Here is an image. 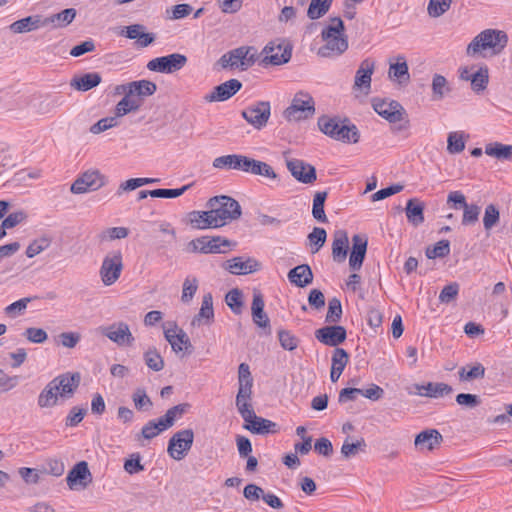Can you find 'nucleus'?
Returning a JSON list of instances; mask_svg holds the SVG:
<instances>
[{"mask_svg":"<svg viewBox=\"0 0 512 512\" xmlns=\"http://www.w3.org/2000/svg\"><path fill=\"white\" fill-rule=\"evenodd\" d=\"M80 383V374L64 373L51 380L40 392L37 403L41 408L54 407L58 397L70 398Z\"/></svg>","mask_w":512,"mask_h":512,"instance_id":"1","label":"nucleus"},{"mask_svg":"<svg viewBox=\"0 0 512 512\" xmlns=\"http://www.w3.org/2000/svg\"><path fill=\"white\" fill-rule=\"evenodd\" d=\"M345 26L341 18H330L329 24L322 30L321 38L324 41L317 55L323 58H335L348 49V39L345 35Z\"/></svg>","mask_w":512,"mask_h":512,"instance_id":"2","label":"nucleus"},{"mask_svg":"<svg viewBox=\"0 0 512 512\" xmlns=\"http://www.w3.org/2000/svg\"><path fill=\"white\" fill-rule=\"evenodd\" d=\"M206 207L214 220V226L219 228L231 221L241 217V206L234 198L226 195H220L210 198Z\"/></svg>","mask_w":512,"mask_h":512,"instance_id":"3","label":"nucleus"},{"mask_svg":"<svg viewBox=\"0 0 512 512\" xmlns=\"http://www.w3.org/2000/svg\"><path fill=\"white\" fill-rule=\"evenodd\" d=\"M508 43V35L498 29H486L480 32L467 46L468 55L491 51L492 55L500 54Z\"/></svg>","mask_w":512,"mask_h":512,"instance_id":"4","label":"nucleus"},{"mask_svg":"<svg viewBox=\"0 0 512 512\" xmlns=\"http://www.w3.org/2000/svg\"><path fill=\"white\" fill-rule=\"evenodd\" d=\"M317 124L321 132L334 140L346 143L359 141L357 127L354 124H349L348 120L340 121L336 117L323 115L318 118Z\"/></svg>","mask_w":512,"mask_h":512,"instance_id":"5","label":"nucleus"},{"mask_svg":"<svg viewBox=\"0 0 512 512\" xmlns=\"http://www.w3.org/2000/svg\"><path fill=\"white\" fill-rule=\"evenodd\" d=\"M238 393L236 407L243 419L250 418L254 412L251 406L253 378L247 363H241L238 367Z\"/></svg>","mask_w":512,"mask_h":512,"instance_id":"6","label":"nucleus"},{"mask_svg":"<svg viewBox=\"0 0 512 512\" xmlns=\"http://www.w3.org/2000/svg\"><path fill=\"white\" fill-rule=\"evenodd\" d=\"M315 114V102L313 97L303 91L297 92L290 104L284 110L283 116L288 121H300L308 119Z\"/></svg>","mask_w":512,"mask_h":512,"instance_id":"7","label":"nucleus"},{"mask_svg":"<svg viewBox=\"0 0 512 512\" xmlns=\"http://www.w3.org/2000/svg\"><path fill=\"white\" fill-rule=\"evenodd\" d=\"M123 254L120 250L108 252L102 261L99 275L105 286H111L118 281L123 270Z\"/></svg>","mask_w":512,"mask_h":512,"instance_id":"8","label":"nucleus"},{"mask_svg":"<svg viewBox=\"0 0 512 512\" xmlns=\"http://www.w3.org/2000/svg\"><path fill=\"white\" fill-rule=\"evenodd\" d=\"M252 51H254L252 47H238L222 55L218 64L223 69L240 68L241 70H247L256 61L255 53H252Z\"/></svg>","mask_w":512,"mask_h":512,"instance_id":"9","label":"nucleus"},{"mask_svg":"<svg viewBox=\"0 0 512 512\" xmlns=\"http://www.w3.org/2000/svg\"><path fill=\"white\" fill-rule=\"evenodd\" d=\"M194 442V432L191 428L177 431L169 439L167 453L176 460L184 459L190 451Z\"/></svg>","mask_w":512,"mask_h":512,"instance_id":"10","label":"nucleus"},{"mask_svg":"<svg viewBox=\"0 0 512 512\" xmlns=\"http://www.w3.org/2000/svg\"><path fill=\"white\" fill-rule=\"evenodd\" d=\"M263 62L271 65H282L290 61L292 45L286 39H276L269 42L263 49Z\"/></svg>","mask_w":512,"mask_h":512,"instance_id":"11","label":"nucleus"},{"mask_svg":"<svg viewBox=\"0 0 512 512\" xmlns=\"http://www.w3.org/2000/svg\"><path fill=\"white\" fill-rule=\"evenodd\" d=\"M187 57L180 53L156 57L147 63V69L153 72L172 74L187 64Z\"/></svg>","mask_w":512,"mask_h":512,"instance_id":"12","label":"nucleus"},{"mask_svg":"<svg viewBox=\"0 0 512 512\" xmlns=\"http://www.w3.org/2000/svg\"><path fill=\"white\" fill-rule=\"evenodd\" d=\"M231 246V242L221 236L209 237L202 236L192 240L189 244L191 252L208 253H226Z\"/></svg>","mask_w":512,"mask_h":512,"instance_id":"13","label":"nucleus"},{"mask_svg":"<svg viewBox=\"0 0 512 512\" xmlns=\"http://www.w3.org/2000/svg\"><path fill=\"white\" fill-rule=\"evenodd\" d=\"M102 335L119 346H131L135 340L130 328L125 322H115L99 328Z\"/></svg>","mask_w":512,"mask_h":512,"instance_id":"14","label":"nucleus"},{"mask_svg":"<svg viewBox=\"0 0 512 512\" xmlns=\"http://www.w3.org/2000/svg\"><path fill=\"white\" fill-rule=\"evenodd\" d=\"M270 114L271 106L267 101H259L242 111L243 118L256 129H261L267 124Z\"/></svg>","mask_w":512,"mask_h":512,"instance_id":"15","label":"nucleus"},{"mask_svg":"<svg viewBox=\"0 0 512 512\" xmlns=\"http://www.w3.org/2000/svg\"><path fill=\"white\" fill-rule=\"evenodd\" d=\"M104 185V177L98 170L86 171L80 175L71 185L70 191L73 194H83L89 191H96Z\"/></svg>","mask_w":512,"mask_h":512,"instance_id":"16","label":"nucleus"},{"mask_svg":"<svg viewBox=\"0 0 512 512\" xmlns=\"http://www.w3.org/2000/svg\"><path fill=\"white\" fill-rule=\"evenodd\" d=\"M373 108L376 113L386 119L390 123H397L403 120L406 115L405 109L397 101H386L375 99Z\"/></svg>","mask_w":512,"mask_h":512,"instance_id":"17","label":"nucleus"},{"mask_svg":"<svg viewBox=\"0 0 512 512\" xmlns=\"http://www.w3.org/2000/svg\"><path fill=\"white\" fill-rule=\"evenodd\" d=\"M286 166L291 175L301 183L312 184L317 179L315 167L303 160L288 159Z\"/></svg>","mask_w":512,"mask_h":512,"instance_id":"18","label":"nucleus"},{"mask_svg":"<svg viewBox=\"0 0 512 512\" xmlns=\"http://www.w3.org/2000/svg\"><path fill=\"white\" fill-rule=\"evenodd\" d=\"M374 70L375 61L370 58L364 59L356 71L353 89L368 94L371 89V79Z\"/></svg>","mask_w":512,"mask_h":512,"instance_id":"19","label":"nucleus"},{"mask_svg":"<svg viewBox=\"0 0 512 512\" xmlns=\"http://www.w3.org/2000/svg\"><path fill=\"white\" fill-rule=\"evenodd\" d=\"M315 337L324 345L336 347L346 340L347 333L343 326L330 325L316 330Z\"/></svg>","mask_w":512,"mask_h":512,"instance_id":"20","label":"nucleus"},{"mask_svg":"<svg viewBox=\"0 0 512 512\" xmlns=\"http://www.w3.org/2000/svg\"><path fill=\"white\" fill-rule=\"evenodd\" d=\"M242 88V83L238 79H230L216 87L205 95L207 102H222L230 99Z\"/></svg>","mask_w":512,"mask_h":512,"instance_id":"21","label":"nucleus"},{"mask_svg":"<svg viewBox=\"0 0 512 512\" xmlns=\"http://www.w3.org/2000/svg\"><path fill=\"white\" fill-rule=\"evenodd\" d=\"M164 336L175 353H179L183 350H187L189 353L191 352L192 344L189 337L183 329L178 328L176 323H173L172 328L164 330Z\"/></svg>","mask_w":512,"mask_h":512,"instance_id":"22","label":"nucleus"},{"mask_svg":"<svg viewBox=\"0 0 512 512\" xmlns=\"http://www.w3.org/2000/svg\"><path fill=\"white\" fill-rule=\"evenodd\" d=\"M157 91V85L150 80H138L129 82L128 97L142 106L145 98L152 96Z\"/></svg>","mask_w":512,"mask_h":512,"instance_id":"23","label":"nucleus"},{"mask_svg":"<svg viewBox=\"0 0 512 512\" xmlns=\"http://www.w3.org/2000/svg\"><path fill=\"white\" fill-rule=\"evenodd\" d=\"M368 238L363 234H356L352 237V251L349 257V266L353 271L362 267L367 251Z\"/></svg>","mask_w":512,"mask_h":512,"instance_id":"24","label":"nucleus"},{"mask_svg":"<svg viewBox=\"0 0 512 512\" xmlns=\"http://www.w3.org/2000/svg\"><path fill=\"white\" fill-rule=\"evenodd\" d=\"M224 268L234 275H246L260 269V263L251 257H234L226 261Z\"/></svg>","mask_w":512,"mask_h":512,"instance_id":"25","label":"nucleus"},{"mask_svg":"<svg viewBox=\"0 0 512 512\" xmlns=\"http://www.w3.org/2000/svg\"><path fill=\"white\" fill-rule=\"evenodd\" d=\"M67 485L70 489H74L77 483L86 487L92 481V475L89 471L88 464L85 461L78 462L68 473L66 477Z\"/></svg>","mask_w":512,"mask_h":512,"instance_id":"26","label":"nucleus"},{"mask_svg":"<svg viewBox=\"0 0 512 512\" xmlns=\"http://www.w3.org/2000/svg\"><path fill=\"white\" fill-rule=\"evenodd\" d=\"M246 424L244 428L249 430L254 434H268V433H276L277 432V424L271 420L259 417L253 412L250 418L244 419Z\"/></svg>","mask_w":512,"mask_h":512,"instance_id":"27","label":"nucleus"},{"mask_svg":"<svg viewBox=\"0 0 512 512\" xmlns=\"http://www.w3.org/2000/svg\"><path fill=\"white\" fill-rule=\"evenodd\" d=\"M442 440L443 437L438 430L427 429L416 435L414 444L421 451H432L441 444Z\"/></svg>","mask_w":512,"mask_h":512,"instance_id":"28","label":"nucleus"},{"mask_svg":"<svg viewBox=\"0 0 512 512\" xmlns=\"http://www.w3.org/2000/svg\"><path fill=\"white\" fill-rule=\"evenodd\" d=\"M214 319L213 298L210 293L205 294L202 299L201 308L191 321V326L209 325Z\"/></svg>","mask_w":512,"mask_h":512,"instance_id":"29","label":"nucleus"},{"mask_svg":"<svg viewBox=\"0 0 512 512\" xmlns=\"http://www.w3.org/2000/svg\"><path fill=\"white\" fill-rule=\"evenodd\" d=\"M289 281L297 287L303 288L313 281V272L309 265L301 264L288 272Z\"/></svg>","mask_w":512,"mask_h":512,"instance_id":"30","label":"nucleus"},{"mask_svg":"<svg viewBox=\"0 0 512 512\" xmlns=\"http://www.w3.org/2000/svg\"><path fill=\"white\" fill-rule=\"evenodd\" d=\"M348 234L345 230H338L334 233L332 243V256L336 262H344L348 251Z\"/></svg>","mask_w":512,"mask_h":512,"instance_id":"31","label":"nucleus"},{"mask_svg":"<svg viewBox=\"0 0 512 512\" xmlns=\"http://www.w3.org/2000/svg\"><path fill=\"white\" fill-rule=\"evenodd\" d=\"M41 27H45V22L43 21V18L40 15L27 16L25 18L13 22L9 26L10 30L13 33H26L34 31Z\"/></svg>","mask_w":512,"mask_h":512,"instance_id":"32","label":"nucleus"},{"mask_svg":"<svg viewBox=\"0 0 512 512\" xmlns=\"http://www.w3.org/2000/svg\"><path fill=\"white\" fill-rule=\"evenodd\" d=\"M102 77L97 72H90L80 76H75L70 82V86L77 90L86 92L98 86L101 83Z\"/></svg>","mask_w":512,"mask_h":512,"instance_id":"33","label":"nucleus"},{"mask_svg":"<svg viewBox=\"0 0 512 512\" xmlns=\"http://www.w3.org/2000/svg\"><path fill=\"white\" fill-rule=\"evenodd\" d=\"M264 299L261 293H254L252 300V318L254 323L262 328L270 326V320L264 311Z\"/></svg>","mask_w":512,"mask_h":512,"instance_id":"34","label":"nucleus"},{"mask_svg":"<svg viewBox=\"0 0 512 512\" xmlns=\"http://www.w3.org/2000/svg\"><path fill=\"white\" fill-rule=\"evenodd\" d=\"M417 393L420 396L439 398L452 393L453 389L446 383H432L426 385H416Z\"/></svg>","mask_w":512,"mask_h":512,"instance_id":"35","label":"nucleus"},{"mask_svg":"<svg viewBox=\"0 0 512 512\" xmlns=\"http://www.w3.org/2000/svg\"><path fill=\"white\" fill-rule=\"evenodd\" d=\"M424 208V203L420 200L416 198L409 199L405 208L408 222L415 227L422 224L424 222Z\"/></svg>","mask_w":512,"mask_h":512,"instance_id":"36","label":"nucleus"},{"mask_svg":"<svg viewBox=\"0 0 512 512\" xmlns=\"http://www.w3.org/2000/svg\"><path fill=\"white\" fill-rule=\"evenodd\" d=\"M187 222L192 228L204 230L208 228H216L212 215L207 211H192L187 214Z\"/></svg>","mask_w":512,"mask_h":512,"instance_id":"37","label":"nucleus"},{"mask_svg":"<svg viewBox=\"0 0 512 512\" xmlns=\"http://www.w3.org/2000/svg\"><path fill=\"white\" fill-rule=\"evenodd\" d=\"M348 353L342 348H336L332 356V366L330 378L332 382H337L344 368L348 363Z\"/></svg>","mask_w":512,"mask_h":512,"instance_id":"38","label":"nucleus"},{"mask_svg":"<svg viewBox=\"0 0 512 512\" xmlns=\"http://www.w3.org/2000/svg\"><path fill=\"white\" fill-rule=\"evenodd\" d=\"M389 78L393 80H397L399 84L408 83L410 79L408 64L404 56H398L397 62L394 64H390Z\"/></svg>","mask_w":512,"mask_h":512,"instance_id":"39","label":"nucleus"},{"mask_svg":"<svg viewBox=\"0 0 512 512\" xmlns=\"http://www.w3.org/2000/svg\"><path fill=\"white\" fill-rule=\"evenodd\" d=\"M190 408L191 405L189 403H181L171 407L162 417H160V425H162L163 428L172 427L175 421L187 413Z\"/></svg>","mask_w":512,"mask_h":512,"instance_id":"40","label":"nucleus"},{"mask_svg":"<svg viewBox=\"0 0 512 512\" xmlns=\"http://www.w3.org/2000/svg\"><path fill=\"white\" fill-rule=\"evenodd\" d=\"M76 17V10L74 8H67L59 13L53 14L49 17L43 18L45 26L53 24L55 27H66Z\"/></svg>","mask_w":512,"mask_h":512,"instance_id":"41","label":"nucleus"},{"mask_svg":"<svg viewBox=\"0 0 512 512\" xmlns=\"http://www.w3.org/2000/svg\"><path fill=\"white\" fill-rule=\"evenodd\" d=\"M485 153L499 160H509L512 158V145H506L500 142L490 143L486 145Z\"/></svg>","mask_w":512,"mask_h":512,"instance_id":"42","label":"nucleus"},{"mask_svg":"<svg viewBox=\"0 0 512 512\" xmlns=\"http://www.w3.org/2000/svg\"><path fill=\"white\" fill-rule=\"evenodd\" d=\"M485 367L481 363H475L472 366L461 367L458 371L459 379L461 381H473L482 379L485 376Z\"/></svg>","mask_w":512,"mask_h":512,"instance_id":"43","label":"nucleus"},{"mask_svg":"<svg viewBox=\"0 0 512 512\" xmlns=\"http://www.w3.org/2000/svg\"><path fill=\"white\" fill-rule=\"evenodd\" d=\"M328 193L326 191L317 192L314 195L313 206H312V215L313 217L321 223H326L328 221L327 216L324 211V204L326 201Z\"/></svg>","mask_w":512,"mask_h":512,"instance_id":"44","label":"nucleus"},{"mask_svg":"<svg viewBox=\"0 0 512 512\" xmlns=\"http://www.w3.org/2000/svg\"><path fill=\"white\" fill-rule=\"evenodd\" d=\"M333 0H311L307 10V16L316 20L324 16L330 9Z\"/></svg>","mask_w":512,"mask_h":512,"instance_id":"45","label":"nucleus"},{"mask_svg":"<svg viewBox=\"0 0 512 512\" xmlns=\"http://www.w3.org/2000/svg\"><path fill=\"white\" fill-rule=\"evenodd\" d=\"M450 92V87L446 78L440 74H435L432 79V98L433 100H441L445 94Z\"/></svg>","mask_w":512,"mask_h":512,"instance_id":"46","label":"nucleus"},{"mask_svg":"<svg viewBox=\"0 0 512 512\" xmlns=\"http://www.w3.org/2000/svg\"><path fill=\"white\" fill-rule=\"evenodd\" d=\"M366 448V442L363 438L357 440L355 443L349 441V437L345 439L342 447L341 454L345 459H350L364 451Z\"/></svg>","mask_w":512,"mask_h":512,"instance_id":"47","label":"nucleus"},{"mask_svg":"<svg viewBox=\"0 0 512 512\" xmlns=\"http://www.w3.org/2000/svg\"><path fill=\"white\" fill-rule=\"evenodd\" d=\"M52 243L51 237L47 235H43L35 240H33L26 249V255L28 258H33L36 255L40 254L42 251L49 248Z\"/></svg>","mask_w":512,"mask_h":512,"instance_id":"48","label":"nucleus"},{"mask_svg":"<svg viewBox=\"0 0 512 512\" xmlns=\"http://www.w3.org/2000/svg\"><path fill=\"white\" fill-rule=\"evenodd\" d=\"M500 221V212L496 205L488 204L485 207L484 216H483V226L485 231L489 232L493 227H495Z\"/></svg>","mask_w":512,"mask_h":512,"instance_id":"49","label":"nucleus"},{"mask_svg":"<svg viewBox=\"0 0 512 512\" xmlns=\"http://www.w3.org/2000/svg\"><path fill=\"white\" fill-rule=\"evenodd\" d=\"M249 174L260 175L269 179H277L274 169L266 162L253 159Z\"/></svg>","mask_w":512,"mask_h":512,"instance_id":"50","label":"nucleus"},{"mask_svg":"<svg viewBox=\"0 0 512 512\" xmlns=\"http://www.w3.org/2000/svg\"><path fill=\"white\" fill-rule=\"evenodd\" d=\"M145 364L151 370L158 372L164 368V360L155 348H150L144 353Z\"/></svg>","mask_w":512,"mask_h":512,"instance_id":"51","label":"nucleus"},{"mask_svg":"<svg viewBox=\"0 0 512 512\" xmlns=\"http://www.w3.org/2000/svg\"><path fill=\"white\" fill-rule=\"evenodd\" d=\"M462 225L471 226L478 222L481 207L477 204H467L463 209Z\"/></svg>","mask_w":512,"mask_h":512,"instance_id":"52","label":"nucleus"},{"mask_svg":"<svg viewBox=\"0 0 512 512\" xmlns=\"http://www.w3.org/2000/svg\"><path fill=\"white\" fill-rule=\"evenodd\" d=\"M226 303L229 308L235 313L240 314L243 307V295L242 292L235 288L230 290L225 297Z\"/></svg>","mask_w":512,"mask_h":512,"instance_id":"53","label":"nucleus"},{"mask_svg":"<svg viewBox=\"0 0 512 512\" xmlns=\"http://www.w3.org/2000/svg\"><path fill=\"white\" fill-rule=\"evenodd\" d=\"M278 339L281 347L288 351L295 350L300 343L299 338L289 330H279Z\"/></svg>","mask_w":512,"mask_h":512,"instance_id":"54","label":"nucleus"},{"mask_svg":"<svg viewBox=\"0 0 512 512\" xmlns=\"http://www.w3.org/2000/svg\"><path fill=\"white\" fill-rule=\"evenodd\" d=\"M139 104L136 103V101L132 100L130 97L126 96L123 97L115 107V116L116 119L118 117H122L124 115H127L130 112L138 111Z\"/></svg>","mask_w":512,"mask_h":512,"instance_id":"55","label":"nucleus"},{"mask_svg":"<svg viewBox=\"0 0 512 512\" xmlns=\"http://www.w3.org/2000/svg\"><path fill=\"white\" fill-rule=\"evenodd\" d=\"M453 0H429L427 11L429 16L437 18L446 13Z\"/></svg>","mask_w":512,"mask_h":512,"instance_id":"56","label":"nucleus"},{"mask_svg":"<svg viewBox=\"0 0 512 512\" xmlns=\"http://www.w3.org/2000/svg\"><path fill=\"white\" fill-rule=\"evenodd\" d=\"M129 230L126 227H111L99 233L98 238L101 242L124 239L128 236Z\"/></svg>","mask_w":512,"mask_h":512,"instance_id":"57","label":"nucleus"},{"mask_svg":"<svg viewBox=\"0 0 512 512\" xmlns=\"http://www.w3.org/2000/svg\"><path fill=\"white\" fill-rule=\"evenodd\" d=\"M488 68L481 67L476 73L472 75L471 86L475 92H480L486 89L488 84Z\"/></svg>","mask_w":512,"mask_h":512,"instance_id":"58","label":"nucleus"},{"mask_svg":"<svg viewBox=\"0 0 512 512\" xmlns=\"http://www.w3.org/2000/svg\"><path fill=\"white\" fill-rule=\"evenodd\" d=\"M342 317V305L341 301L334 297L329 300L328 311L326 314L325 321L328 323H337Z\"/></svg>","mask_w":512,"mask_h":512,"instance_id":"59","label":"nucleus"},{"mask_svg":"<svg viewBox=\"0 0 512 512\" xmlns=\"http://www.w3.org/2000/svg\"><path fill=\"white\" fill-rule=\"evenodd\" d=\"M465 149L463 133L451 132L447 139V150L451 154L461 153Z\"/></svg>","mask_w":512,"mask_h":512,"instance_id":"60","label":"nucleus"},{"mask_svg":"<svg viewBox=\"0 0 512 512\" xmlns=\"http://www.w3.org/2000/svg\"><path fill=\"white\" fill-rule=\"evenodd\" d=\"M198 289V280L195 277H187L183 282L181 301L189 303Z\"/></svg>","mask_w":512,"mask_h":512,"instance_id":"61","label":"nucleus"},{"mask_svg":"<svg viewBox=\"0 0 512 512\" xmlns=\"http://www.w3.org/2000/svg\"><path fill=\"white\" fill-rule=\"evenodd\" d=\"M450 253V242L448 240H440L432 248L426 249V256L429 259L443 258Z\"/></svg>","mask_w":512,"mask_h":512,"instance_id":"62","label":"nucleus"},{"mask_svg":"<svg viewBox=\"0 0 512 512\" xmlns=\"http://www.w3.org/2000/svg\"><path fill=\"white\" fill-rule=\"evenodd\" d=\"M327 233L325 229L315 227L313 231L308 235L309 242L312 246V253H316L324 245L326 241Z\"/></svg>","mask_w":512,"mask_h":512,"instance_id":"63","label":"nucleus"},{"mask_svg":"<svg viewBox=\"0 0 512 512\" xmlns=\"http://www.w3.org/2000/svg\"><path fill=\"white\" fill-rule=\"evenodd\" d=\"M132 400L137 410H149L153 405L145 390L140 388L133 393Z\"/></svg>","mask_w":512,"mask_h":512,"instance_id":"64","label":"nucleus"}]
</instances>
